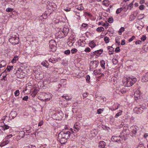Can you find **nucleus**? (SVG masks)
<instances>
[{
    "label": "nucleus",
    "mask_w": 148,
    "mask_h": 148,
    "mask_svg": "<svg viewBox=\"0 0 148 148\" xmlns=\"http://www.w3.org/2000/svg\"><path fill=\"white\" fill-rule=\"evenodd\" d=\"M18 56H15L14 57V58L12 60V63H14L16 62V60H18Z\"/></svg>",
    "instance_id": "nucleus-23"
},
{
    "label": "nucleus",
    "mask_w": 148,
    "mask_h": 148,
    "mask_svg": "<svg viewBox=\"0 0 148 148\" xmlns=\"http://www.w3.org/2000/svg\"><path fill=\"white\" fill-rule=\"evenodd\" d=\"M77 51V50L75 48H73L71 50V52L73 54L75 53Z\"/></svg>",
    "instance_id": "nucleus-40"
},
{
    "label": "nucleus",
    "mask_w": 148,
    "mask_h": 148,
    "mask_svg": "<svg viewBox=\"0 0 148 148\" xmlns=\"http://www.w3.org/2000/svg\"><path fill=\"white\" fill-rule=\"evenodd\" d=\"M104 40L106 43H108L109 42V38L107 36H105L104 38Z\"/></svg>",
    "instance_id": "nucleus-33"
},
{
    "label": "nucleus",
    "mask_w": 148,
    "mask_h": 148,
    "mask_svg": "<svg viewBox=\"0 0 148 148\" xmlns=\"http://www.w3.org/2000/svg\"><path fill=\"white\" fill-rule=\"evenodd\" d=\"M41 64L43 66H45L47 68L48 66V63H46L45 62H42L41 63Z\"/></svg>",
    "instance_id": "nucleus-45"
},
{
    "label": "nucleus",
    "mask_w": 148,
    "mask_h": 148,
    "mask_svg": "<svg viewBox=\"0 0 148 148\" xmlns=\"http://www.w3.org/2000/svg\"><path fill=\"white\" fill-rule=\"evenodd\" d=\"M64 53L66 55H69L70 53V51L69 50H67L64 51Z\"/></svg>",
    "instance_id": "nucleus-44"
},
{
    "label": "nucleus",
    "mask_w": 148,
    "mask_h": 148,
    "mask_svg": "<svg viewBox=\"0 0 148 148\" xmlns=\"http://www.w3.org/2000/svg\"><path fill=\"white\" fill-rule=\"evenodd\" d=\"M14 94L16 96H18L19 94V91L18 90H16L14 92Z\"/></svg>",
    "instance_id": "nucleus-46"
},
{
    "label": "nucleus",
    "mask_w": 148,
    "mask_h": 148,
    "mask_svg": "<svg viewBox=\"0 0 148 148\" xmlns=\"http://www.w3.org/2000/svg\"><path fill=\"white\" fill-rule=\"evenodd\" d=\"M103 52V50L100 49L97 51H95L94 52H93V53H94V55H95L96 56H98V55H100Z\"/></svg>",
    "instance_id": "nucleus-13"
},
{
    "label": "nucleus",
    "mask_w": 148,
    "mask_h": 148,
    "mask_svg": "<svg viewBox=\"0 0 148 148\" xmlns=\"http://www.w3.org/2000/svg\"><path fill=\"white\" fill-rule=\"evenodd\" d=\"M122 112V111H121L120 112H119L117 114H116L115 116V117L117 118L118 116H119L121 114V113Z\"/></svg>",
    "instance_id": "nucleus-49"
},
{
    "label": "nucleus",
    "mask_w": 148,
    "mask_h": 148,
    "mask_svg": "<svg viewBox=\"0 0 148 148\" xmlns=\"http://www.w3.org/2000/svg\"><path fill=\"white\" fill-rule=\"evenodd\" d=\"M9 41L12 43V45H15L18 44L19 38L15 37H12L9 39Z\"/></svg>",
    "instance_id": "nucleus-5"
},
{
    "label": "nucleus",
    "mask_w": 148,
    "mask_h": 148,
    "mask_svg": "<svg viewBox=\"0 0 148 148\" xmlns=\"http://www.w3.org/2000/svg\"><path fill=\"white\" fill-rule=\"evenodd\" d=\"M80 42V45L82 46H83V44L84 45L86 43V42L85 41L83 40L82 41L81 40H79L78 41V42L79 43Z\"/></svg>",
    "instance_id": "nucleus-31"
},
{
    "label": "nucleus",
    "mask_w": 148,
    "mask_h": 148,
    "mask_svg": "<svg viewBox=\"0 0 148 148\" xmlns=\"http://www.w3.org/2000/svg\"><path fill=\"white\" fill-rule=\"evenodd\" d=\"M136 17L134 15L132 14L130 16V20L131 21H132L135 19Z\"/></svg>",
    "instance_id": "nucleus-28"
},
{
    "label": "nucleus",
    "mask_w": 148,
    "mask_h": 148,
    "mask_svg": "<svg viewBox=\"0 0 148 148\" xmlns=\"http://www.w3.org/2000/svg\"><path fill=\"white\" fill-rule=\"evenodd\" d=\"M49 61L50 62H51L52 63H55L58 61V60H55L54 58H50L49 60Z\"/></svg>",
    "instance_id": "nucleus-24"
},
{
    "label": "nucleus",
    "mask_w": 148,
    "mask_h": 148,
    "mask_svg": "<svg viewBox=\"0 0 148 148\" xmlns=\"http://www.w3.org/2000/svg\"><path fill=\"white\" fill-rule=\"evenodd\" d=\"M135 38V37L134 36H133L132 38H130L129 40V42H131L132 41V40H133Z\"/></svg>",
    "instance_id": "nucleus-55"
},
{
    "label": "nucleus",
    "mask_w": 148,
    "mask_h": 148,
    "mask_svg": "<svg viewBox=\"0 0 148 148\" xmlns=\"http://www.w3.org/2000/svg\"><path fill=\"white\" fill-rule=\"evenodd\" d=\"M108 49L109 50V54L110 55H112L113 54L114 52V48L112 46H108Z\"/></svg>",
    "instance_id": "nucleus-14"
},
{
    "label": "nucleus",
    "mask_w": 148,
    "mask_h": 148,
    "mask_svg": "<svg viewBox=\"0 0 148 148\" xmlns=\"http://www.w3.org/2000/svg\"><path fill=\"white\" fill-rule=\"evenodd\" d=\"M63 98H65L66 100H69L71 99L72 98L70 97L69 96H62Z\"/></svg>",
    "instance_id": "nucleus-30"
},
{
    "label": "nucleus",
    "mask_w": 148,
    "mask_h": 148,
    "mask_svg": "<svg viewBox=\"0 0 148 148\" xmlns=\"http://www.w3.org/2000/svg\"><path fill=\"white\" fill-rule=\"evenodd\" d=\"M9 128V126L4 123V125L3 126V129L4 130H7Z\"/></svg>",
    "instance_id": "nucleus-32"
},
{
    "label": "nucleus",
    "mask_w": 148,
    "mask_h": 148,
    "mask_svg": "<svg viewBox=\"0 0 148 148\" xmlns=\"http://www.w3.org/2000/svg\"><path fill=\"white\" fill-rule=\"evenodd\" d=\"M89 44V46L91 48H93L96 46L95 43L93 41L90 42Z\"/></svg>",
    "instance_id": "nucleus-20"
},
{
    "label": "nucleus",
    "mask_w": 148,
    "mask_h": 148,
    "mask_svg": "<svg viewBox=\"0 0 148 148\" xmlns=\"http://www.w3.org/2000/svg\"><path fill=\"white\" fill-rule=\"evenodd\" d=\"M142 42V41L140 40H138L136 42V44L137 45V44H140V43H141Z\"/></svg>",
    "instance_id": "nucleus-61"
},
{
    "label": "nucleus",
    "mask_w": 148,
    "mask_h": 148,
    "mask_svg": "<svg viewBox=\"0 0 148 148\" xmlns=\"http://www.w3.org/2000/svg\"><path fill=\"white\" fill-rule=\"evenodd\" d=\"M125 44V40H122V42L121 43V45H124Z\"/></svg>",
    "instance_id": "nucleus-64"
},
{
    "label": "nucleus",
    "mask_w": 148,
    "mask_h": 148,
    "mask_svg": "<svg viewBox=\"0 0 148 148\" xmlns=\"http://www.w3.org/2000/svg\"><path fill=\"white\" fill-rule=\"evenodd\" d=\"M113 21V19L112 17H110L108 20V22L110 23H112Z\"/></svg>",
    "instance_id": "nucleus-37"
},
{
    "label": "nucleus",
    "mask_w": 148,
    "mask_h": 148,
    "mask_svg": "<svg viewBox=\"0 0 148 148\" xmlns=\"http://www.w3.org/2000/svg\"><path fill=\"white\" fill-rule=\"evenodd\" d=\"M36 73V75H35V77H37V78H38L39 79H41V77H40V75H41V74H38V73Z\"/></svg>",
    "instance_id": "nucleus-38"
},
{
    "label": "nucleus",
    "mask_w": 148,
    "mask_h": 148,
    "mask_svg": "<svg viewBox=\"0 0 148 148\" xmlns=\"http://www.w3.org/2000/svg\"><path fill=\"white\" fill-rule=\"evenodd\" d=\"M115 41L116 43L119 42L120 40V38L118 37H116L115 38Z\"/></svg>",
    "instance_id": "nucleus-59"
},
{
    "label": "nucleus",
    "mask_w": 148,
    "mask_h": 148,
    "mask_svg": "<svg viewBox=\"0 0 148 148\" xmlns=\"http://www.w3.org/2000/svg\"><path fill=\"white\" fill-rule=\"evenodd\" d=\"M138 12L137 11H135L133 12V15H134V16L136 17L138 14Z\"/></svg>",
    "instance_id": "nucleus-62"
},
{
    "label": "nucleus",
    "mask_w": 148,
    "mask_h": 148,
    "mask_svg": "<svg viewBox=\"0 0 148 148\" xmlns=\"http://www.w3.org/2000/svg\"><path fill=\"white\" fill-rule=\"evenodd\" d=\"M61 31H62L63 32V33H64V34L65 36H66L67 35L69 30V29L67 26H64L63 29H61Z\"/></svg>",
    "instance_id": "nucleus-9"
},
{
    "label": "nucleus",
    "mask_w": 148,
    "mask_h": 148,
    "mask_svg": "<svg viewBox=\"0 0 148 148\" xmlns=\"http://www.w3.org/2000/svg\"><path fill=\"white\" fill-rule=\"evenodd\" d=\"M126 90L125 88H123L122 89L120 90V92L121 93H122V94H124L126 92Z\"/></svg>",
    "instance_id": "nucleus-43"
},
{
    "label": "nucleus",
    "mask_w": 148,
    "mask_h": 148,
    "mask_svg": "<svg viewBox=\"0 0 148 148\" xmlns=\"http://www.w3.org/2000/svg\"><path fill=\"white\" fill-rule=\"evenodd\" d=\"M144 14H140L139 16H138V19H142L144 18Z\"/></svg>",
    "instance_id": "nucleus-42"
},
{
    "label": "nucleus",
    "mask_w": 148,
    "mask_h": 148,
    "mask_svg": "<svg viewBox=\"0 0 148 148\" xmlns=\"http://www.w3.org/2000/svg\"><path fill=\"white\" fill-rule=\"evenodd\" d=\"M60 113H57V115L59 117V119H58L59 120L61 119L62 118V115H60Z\"/></svg>",
    "instance_id": "nucleus-53"
},
{
    "label": "nucleus",
    "mask_w": 148,
    "mask_h": 148,
    "mask_svg": "<svg viewBox=\"0 0 148 148\" xmlns=\"http://www.w3.org/2000/svg\"><path fill=\"white\" fill-rule=\"evenodd\" d=\"M134 110H136V112L137 114L141 113L143 112V109L141 107H136L135 108Z\"/></svg>",
    "instance_id": "nucleus-11"
},
{
    "label": "nucleus",
    "mask_w": 148,
    "mask_h": 148,
    "mask_svg": "<svg viewBox=\"0 0 148 148\" xmlns=\"http://www.w3.org/2000/svg\"><path fill=\"white\" fill-rule=\"evenodd\" d=\"M86 78L87 82L88 83H89L90 82L89 80L90 79V76L89 75H87L86 76Z\"/></svg>",
    "instance_id": "nucleus-48"
},
{
    "label": "nucleus",
    "mask_w": 148,
    "mask_h": 148,
    "mask_svg": "<svg viewBox=\"0 0 148 148\" xmlns=\"http://www.w3.org/2000/svg\"><path fill=\"white\" fill-rule=\"evenodd\" d=\"M143 146H144V145L143 144L141 143H140L137 147L138 148H139V147H143Z\"/></svg>",
    "instance_id": "nucleus-63"
},
{
    "label": "nucleus",
    "mask_w": 148,
    "mask_h": 148,
    "mask_svg": "<svg viewBox=\"0 0 148 148\" xmlns=\"http://www.w3.org/2000/svg\"><path fill=\"white\" fill-rule=\"evenodd\" d=\"M73 128L74 131L76 132L79 131L80 128V127L79 123L77 122L75 124Z\"/></svg>",
    "instance_id": "nucleus-7"
},
{
    "label": "nucleus",
    "mask_w": 148,
    "mask_h": 148,
    "mask_svg": "<svg viewBox=\"0 0 148 148\" xmlns=\"http://www.w3.org/2000/svg\"><path fill=\"white\" fill-rule=\"evenodd\" d=\"M45 96V97L46 98L45 99V101H48V100H49L50 99V98H46L47 97V96L48 95L47 94H46V93H44Z\"/></svg>",
    "instance_id": "nucleus-50"
},
{
    "label": "nucleus",
    "mask_w": 148,
    "mask_h": 148,
    "mask_svg": "<svg viewBox=\"0 0 148 148\" xmlns=\"http://www.w3.org/2000/svg\"><path fill=\"white\" fill-rule=\"evenodd\" d=\"M7 76V72L6 70H5L3 72L1 75V76L2 77H6Z\"/></svg>",
    "instance_id": "nucleus-25"
},
{
    "label": "nucleus",
    "mask_w": 148,
    "mask_h": 148,
    "mask_svg": "<svg viewBox=\"0 0 148 148\" xmlns=\"http://www.w3.org/2000/svg\"><path fill=\"white\" fill-rule=\"evenodd\" d=\"M17 114L15 112H11L10 114V116H11L12 119H14L16 116Z\"/></svg>",
    "instance_id": "nucleus-19"
},
{
    "label": "nucleus",
    "mask_w": 148,
    "mask_h": 148,
    "mask_svg": "<svg viewBox=\"0 0 148 148\" xmlns=\"http://www.w3.org/2000/svg\"><path fill=\"white\" fill-rule=\"evenodd\" d=\"M88 25L87 24L83 23L82 25L81 28L82 29H83V28H84V29H86L87 28Z\"/></svg>",
    "instance_id": "nucleus-29"
},
{
    "label": "nucleus",
    "mask_w": 148,
    "mask_h": 148,
    "mask_svg": "<svg viewBox=\"0 0 148 148\" xmlns=\"http://www.w3.org/2000/svg\"><path fill=\"white\" fill-rule=\"evenodd\" d=\"M50 51L52 52L55 51L57 49V47L56 46V41L53 40H50L49 43Z\"/></svg>",
    "instance_id": "nucleus-2"
},
{
    "label": "nucleus",
    "mask_w": 148,
    "mask_h": 148,
    "mask_svg": "<svg viewBox=\"0 0 148 148\" xmlns=\"http://www.w3.org/2000/svg\"><path fill=\"white\" fill-rule=\"evenodd\" d=\"M7 142L8 140L6 141L5 142H3L0 145V146L1 147L6 145L8 143Z\"/></svg>",
    "instance_id": "nucleus-39"
},
{
    "label": "nucleus",
    "mask_w": 148,
    "mask_h": 148,
    "mask_svg": "<svg viewBox=\"0 0 148 148\" xmlns=\"http://www.w3.org/2000/svg\"><path fill=\"white\" fill-rule=\"evenodd\" d=\"M146 38V37L145 36L143 35V37L141 38V40L144 41Z\"/></svg>",
    "instance_id": "nucleus-54"
},
{
    "label": "nucleus",
    "mask_w": 148,
    "mask_h": 148,
    "mask_svg": "<svg viewBox=\"0 0 148 148\" xmlns=\"http://www.w3.org/2000/svg\"><path fill=\"white\" fill-rule=\"evenodd\" d=\"M14 10L13 8H8L6 9V11L8 12H12Z\"/></svg>",
    "instance_id": "nucleus-35"
},
{
    "label": "nucleus",
    "mask_w": 148,
    "mask_h": 148,
    "mask_svg": "<svg viewBox=\"0 0 148 148\" xmlns=\"http://www.w3.org/2000/svg\"><path fill=\"white\" fill-rule=\"evenodd\" d=\"M134 2V1H133L130 4H129L127 7L125 6L126 8H125V10H127V9H129L131 10L132 8L133 7V3Z\"/></svg>",
    "instance_id": "nucleus-15"
},
{
    "label": "nucleus",
    "mask_w": 148,
    "mask_h": 148,
    "mask_svg": "<svg viewBox=\"0 0 148 148\" xmlns=\"http://www.w3.org/2000/svg\"><path fill=\"white\" fill-rule=\"evenodd\" d=\"M136 81V79L134 77L127 78L126 81L127 84L128 86H130L134 84Z\"/></svg>",
    "instance_id": "nucleus-3"
},
{
    "label": "nucleus",
    "mask_w": 148,
    "mask_h": 148,
    "mask_svg": "<svg viewBox=\"0 0 148 148\" xmlns=\"http://www.w3.org/2000/svg\"><path fill=\"white\" fill-rule=\"evenodd\" d=\"M13 68V66H8L6 68L5 70L7 71L8 72H9L10 70H12V69Z\"/></svg>",
    "instance_id": "nucleus-26"
},
{
    "label": "nucleus",
    "mask_w": 148,
    "mask_h": 148,
    "mask_svg": "<svg viewBox=\"0 0 148 148\" xmlns=\"http://www.w3.org/2000/svg\"><path fill=\"white\" fill-rule=\"evenodd\" d=\"M73 43L72 42L69 41L67 42V44L69 47H71L73 46Z\"/></svg>",
    "instance_id": "nucleus-41"
},
{
    "label": "nucleus",
    "mask_w": 148,
    "mask_h": 148,
    "mask_svg": "<svg viewBox=\"0 0 148 148\" xmlns=\"http://www.w3.org/2000/svg\"><path fill=\"white\" fill-rule=\"evenodd\" d=\"M142 81L143 82H146L148 81V73H146L142 79Z\"/></svg>",
    "instance_id": "nucleus-12"
},
{
    "label": "nucleus",
    "mask_w": 148,
    "mask_h": 148,
    "mask_svg": "<svg viewBox=\"0 0 148 148\" xmlns=\"http://www.w3.org/2000/svg\"><path fill=\"white\" fill-rule=\"evenodd\" d=\"M144 5H142L140 6L139 8L140 10H143L144 9Z\"/></svg>",
    "instance_id": "nucleus-57"
},
{
    "label": "nucleus",
    "mask_w": 148,
    "mask_h": 148,
    "mask_svg": "<svg viewBox=\"0 0 148 148\" xmlns=\"http://www.w3.org/2000/svg\"><path fill=\"white\" fill-rule=\"evenodd\" d=\"M6 64V62L4 60H2L1 62V63L0 64V66L1 67H5Z\"/></svg>",
    "instance_id": "nucleus-21"
},
{
    "label": "nucleus",
    "mask_w": 148,
    "mask_h": 148,
    "mask_svg": "<svg viewBox=\"0 0 148 148\" xmlns=\"http://www.w3.org/2000/svg\"><path fill=\"white\" fill-rule=\"evenodd\" d=\"M47 7L49 9L54 10L56 9V6L54 3H49V4L47 5Z\"/></svg>",
    "instance_id": "nucleus-6"
},
{
    "label": "nucleus",
    "mask_w": 148,
    "mask_h": 148,
    "mask_svg": "<svg viewBox=\"0 0 148 148\" xmlns=\"http://www.w3.org/2000/svg\"><path fill=\"white\" fill-rule=\"evenodd\" d=\"M126 7H124L123 8L121 7L120 8L117 9L116 11V13L118 14L120 13L124 9H125Z\"/></svg>",
    "instance_id": "nucleus-18"
},
{
    "label": "nucleus",
    "mask_w": 148,
    "mask_h": 148,
    "mask_svg": "<svg viewBox=\"0 0 148 148\" xmlns=\"http://www.w3.org/2000/svg\"><path fill=\"white\" fill-rule=\"evenodd\" d=\"M137 127L135 126H132L131 127L130 129L132 133V136H133L134 135H135L136 134L137 130Z\"/></svg>",
    "instance_id": "nucleus-10"
},
{
    "label": "nucleus",
    "mask_w": 148,
    "mask_h": 148,
    "mask_svg": "<svg viewBox=\"0 0 148 148\" xmlns=\"http://www.w3.org/2000/svg\"><path fill=\"white\" fill-rule=\"evenodd\" d=\"M26 132L28 133H30L31 132H32V130L31 129L29 128L28 130L27 129L25 130Z\"/></svg>",
    "instance_id": "nucleus-56"
},
{
    "label": "nucleus",
    "mask_w": 148,
    "mask_h": 148,
    "mask_svg": "<svg viewBox=\"0 0 148 148\" xmlns=\"http://www.w3.org/2000/svg\"><path fill=\"white\" fill-rule=\"evenodd\" d=\"M118 136H113L111 138L112 141L113 142H117L119 141L120 140H118L117 139Z\"/></svg>",
    "instance_id": "nucleus-17"
},
{
    "label": "nucleus",
    "mask_w": 148,
    "mask_h": 148,
    "mask_svg": "<svg viewBox=\"0 0 148 148\" xmlns=\"http://www.w3.org/2000/svg\"><path fill=\"white\" fill-rule=\"evenodd\" d=\"M99 63V61L98 60L91 61L90 64V69L92 70L97 68L98 66Z\"/></svg>",
    "instance_id": "nucleus-4"
},
{
    "label": "nucleus",
    "mask_w": 148,
    "mask_h": 148,
    "mask_svg": "<svg viewBox=\"0 0 148 148\" xmlns=\"http://www.w3.org/2000/svg\"><path fill=\"white\" fill-rule=\"evenodd\" d=\"M101 66L103 68V69H104L105 68V62L103 60H101L100 62Z\"/></svg>",
    "instance_id": "nucleus-22"
},
{
    "label": "nucleus",
    "mask_w": 148,
    "mask_h": 148,
    "mask_svg": "<svg viewBox=\"0 0 148 148\" xmlns=\"http://www.w3.org/2000/svg\"><path fill=\"white\" fill-rule=\"evenodd\" d=\"M71 132L68 129H64L58 134V138L60 143L62 144H65L67 140L70 137Z\"/></svg>",
    "instance_id": "nucleus-1"
},
{
    "label": "nucleus",
    "mask_w": 148,
    "mask_h": 148,
    "mask_svg": "<svg viewBox=\"0 0 148 148\" xmlns=\"http://www.w3.org/2000/svg\"><path fill=\"white\" fill-rule=\"evenodd\" d=\"M125 30V29L124 27H121L119 29V35H121L123 32Z\"/></svg>",
    "instance_id": "nucleus-27"
},
{
    "label": "nucleus",
    "mask_w": 148,
    "mask_h": 148,
    "mask_svg": "<svg viewBox=\"0 0 148 148\" xmlns=\"http://www.w3.org/2000/svg\"><path fill=\"white\" fill-rule=\"evenodd\" d=\"M106 145V143L103 141H101L99 142V147L100 148H104Z\"/></svg>",
    "instance_id": "nucleus-16"
},
{
    "label": "nucleus",
    "mask_w": 148,
    "mask_h": 148,
    "mask_svg": "<svg viewBox=\"0 0 148 148\" xmlns=\"http://www.w3.org/2000/svg\"><path fill=\"white\" fill-rule=\"evenodd\" d=\"M90 49L88 47H87L86 48L84 51L86 52H89L90 51Z\"/></svg>",
    "instance_id": "nucleus-52"
},
{
    "label": "nucleus",
    "mask_w": 148,
    "mask_h": 148,
    "mask_svg": "<svg viewBox=\"0 0 148 148\" xmlns=\"http://www.w3.org/2000/svg\"><path fill=\"white\" fill-rule=\"evenodd\" d=\"M12 134H9L8 135H7L6 136V138L7 139H8L10 138L11 137H12Z\"/></svg>",
    "instance_id": "nucleus-60"
},
{
    "label": "nucleus",
    "mask_w": 148,
    "mask_h": 148,
    "mask_svg": "<svg viewBox=\"0 0 148 148\" xmlns=\"http://www.w3.org/2000/svg\"><path fill=\"white\" fill-rule=\"evenodd\" d=\"M120 51V49H119V47H117L115 49V51L116 53L119 52Z\"/></svg>",
    "instance_id": "nucleus-51"
},
{
    "label": "nucleus",
    "mask_w": 148,
    "mask_h": 148,
    "mask_svg": "<svg viewBox=\"0 0 148 148\" xmlns=\"http://www.w3.org/2000/svg\"><path fill=\"white\" fill-rule=\"evenodd\" d=\"M28 97L27 96H26L23 98V100L24 101H27L28 99Z\"/></svg>",
    "instance_id": "nucleus-58"
},
{
    "label": "nucleus",
    "mask_w": 148,
    "mask_h": 148,
    "mask_svg": "<svg viewBox=\"0 0 148 148\" xmlns=\"http://www.w3.org/2000/svg\"><path fill=\"white\" fill-rule=\"evenodd\" d=\"M25 132L24 131H21L20 132L19 136H21L22 138L24 136Z\"/></svg>",
    "instance_id": "nucleus-36"
},
{
    "label": "nucleus",
    "mask_w": 148,
    "mask_h": 148,
    "mask_svg": "<svg viewBox=\"0 0 148 148\" xmlns=\"http://www.w3.org/2000/svg\"><path fill=\"white\" fill-rule=\"evenodd\" d=\"M104 109H98L97 110V113L99 114H100L101 113V112L103 111Z\"/></svg>",
    "instance_id": "nucleus-47"
},
{
    "label": "nucleus",
    "mask_w": 148,
    "mask_h": 148,
    "mask_svg": "<svg viewBox=\"0 0 148 148\" xmlns=\"http://www.w3.org/2000/svg\"><path fill=\"white\" fill-rule=\"evenodd\" d=\"M56 35L58 37V38H63L64 36H66L65 35L64 33L61 31V30L57 33H56Z\"/></svg>",
    "instance_id": "nucleus-8"
},
{
    "label": "nucleus",
    "mask_w": 148,
    "mask_h": 148,
    "mask_svg": "<svg viewBox=\"0 0 148 148\" xmlns=\"http://www.w3.org/2000/svg\"><path fill=\"white\" fill-rule=\"evenodd\" d=\"M108 1L107 0H106L104 1H103V5H105L106 6H108L109 5V4L108 3Z\"/></svg>",
    "instance_id": "nucleus-34"
}]
</instances>
